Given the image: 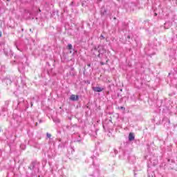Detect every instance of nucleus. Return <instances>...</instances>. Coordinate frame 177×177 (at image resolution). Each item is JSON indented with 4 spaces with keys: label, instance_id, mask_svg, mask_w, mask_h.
<instances>
[{
    "label": "nucleus",
    "instance_id": "nucleus-9",
    "mask_svg": "<svg viewBox=\"0 0 177 177\" xmlns=\"http://www.w3.org/2000/svg\"><path fill=\"white\" fill-rule=\"evenodd\" d=\"M101 64H102V66H103V64H104V63H103V62H101Z\"/></svg>",
    "mask_w": 177,
    "mask_h": 177
},
{
    "label": "nucleus",
    "instance_id": "nucleus-7",
    "mask_svg": "<svg viewBox=\"0 0 177 177\" xmlns=\"http://www.w3.org/2000/svg\"><path fill=\"white\" fill-rule=\"evenodd\" d=\"M0 37H2V32H0Z\"/></svg>",
    "mask_w": 177,
    "mask_h": 177
},
{
    "label": "nucleus",
    "instance_id": "nucleus-3",
    "mask_svg": "<svg viewBox=\"0 0 177 177\" xmlns=\"http://www.w3.org/2000/svg\"><path fill=\"white\" fill-rule=\"evenodd\" d=\"M129 140H130V142H132V140H135V135L133 134V133H129Z\"/></svg>",
    "mask_w": 177,
    "mask_h": 177
},
{
    "label": "nucleus",
    "instance_id": "nucleus-11",
    "mask_svg": "<svg viewBox=\"0 0 177 177\" xmlns=\"http://www.w3.org/2000/svg\"><path fill=\"white\" fill-rule=\"evenodd\" d=\"M128 38H130V37H129V36H128Z\"/></svg>",
    "mask_w": 177,
    "mask_h": 177
},
{
    "label": "nucleus",
    "instance_id": "nucleus-4",
    "mask_svg": "<svg viewBox=\"0 0 177 177\" xmlns=\"http://www.w3.org/2000/svg\"><path fill=\"white\" fill-rule=\"evenodd\" d=\"M68 49H69V50L73 49V45L68 44Z\"/></svg>",
    "mask_w": 177,
    "mask_h": 177
},
{
    "label": "nucleus",
    "instance_id": "nucleus-6",
    "mask_svg": "<svg viewBox=\"0 0 177 177\" xmlns=\"http://www.w3.org/2000/svg\"><path fill=\"white\" fill-rule=\"evenodd\" d=\"M119 110H125V108L121 106L120 108H119Z\"/></svg>",
    "mask_w": 177,
    "mask_h": 177
},
{
    "label": "nucleus",
    "instance_id": "nucleus-10",
    "mask_svg": "<svg viewBox=\"0 0 177 177\" xmlns=\"http://www.w3.org/2000/svg\"><path fill=\"white\" fill-rule=\"evenodd\" d=\"M1 127H0V132H1Z\"/></svg>",
    "mask_w": 177,
    "mask_h": 177
},
{
    "label": "nucleus",
    "instance_id": "nucleus-2",
    "mask_svg": "<svg viewBox=\"0 0 177 177\" xmlns=\"http://www.w3.org/2000/svg\"><path fill=\"white\" fill-rule=\"evenodd\" d=\"M70 100H72L73 102L78 100V95H71L70 97Z\"/></svg>",
    "mask_w": 177,
    "mask_h": 177
},
{
    "label": "nucleus",
    "instance_id": "nucleus-1",
    "mask_svg": "<svg viewBox=\"0 0 177 177\" xmlns=\"http://www.w3.org/2000/svg\"><path fill=\"white\" fill-rule=\"evenodd\" d=\"M104 90V88L99 87V86L93 88V91H94V92H102Z\"/></svg>",
    "mask_w": 177,
    "mask_h": 177
},
{
    "label": "nucleus",
    "instance_id": "nucleus-8",
    "mask_svg": "<svg viewBox=\"0 0 177 177\" xmlns=\"http://www.w3.org/2000/svg\"><path fill=\"white\" fill-rule=\"evenodd\" d=\"M101 37L103 38V39H104V37H103V35H101Z\"/></svg>",
    "mask_w": 177,
    "mask_h": 177
},
{
    "label": "nucleus",
    "instance_id": "nucleus-5",
    "mask_svg": "<svg viewBox=\"0 0 177 177\" xmlns=\"http://www.w3.org/2000/svg\"><path fill=\"white\" fill-rule=\"evenodd\" d=\"M46 135H47V138H51V136H52V135L49 133H47Z\"/></svg>",
    "mask_w": 177,
    "mask_h": 177
}]
</instances>
